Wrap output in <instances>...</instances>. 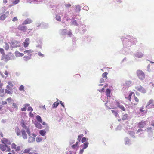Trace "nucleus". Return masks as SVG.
<instances>
[{
	"label": "nucleus",
	"instance_id": "29",
	"mask_svg": "<svg viewBox=\"0 0 154 154\" xmlns=\"http://www.w3.org/2000/svg\"><path fill=\"white\" fill-rule=\"evenodd\" d=\"M111 111L112 113L115 115L116 117H119V116L117 112H116L113 110H112Z\"/></svg>",
	"mask_w": 154,
	"mask_h": 154
},
{
	"label": "nucleus",
	"instance_id": "56",
	"mask_svg": "<svg viewBox=\"0 0 154 154\" xmlns=\"http://www.w3.org/2000/svg\"><path fill=\"white\" fill-rule=\"evenodd\" d=\"M65 6L67 7H69L71 6V5L69 4H67L65 5Z\"/></svg>",
	"mask_w": 154,
	"mask_h": 154
},
{
	"label": "nucleus",
	"instance_id": "33",
	"mask_svg": "<svg viewBox=\"0 0 154 154\" xmlns=\"http://www.w3.org/2000/svg\"><path fill=\"white\" fill-rule=\"evenodd\" d=\"M79 142H76L75 144L73 145L72 146V147L73 149L75 148H76L78 147V144Z\"/></svg>",
	"mask_w": 154,
	"mask_h": 154
},
{
	"label": "nucleus",
	"instance_id": "61",
	"mask_svg": "<svg viewBox=\"0 0 154 154\" xmlns=\"http://www.w3.org/2000/svg\"><path fill=\"white\" fill-rule=\"evenodd\" d=\"M3 85V84L0 81V90H1L2 89Z\"/></svg>",
	"mask_w": 154,
	"mask_h": 154
},
{
	"label": "nucleus",
	"instance_id": "46",
	"mask_svg": "<svg viewBox=\"0 0 154 154\" xmlns=\"http://www.w3.org/2000/svg\"><path fill=\"white\" fill-rule=\"evenodd\" d=\"M5 93L9 94H12V93L10 91L7 89H5Z\"/></svg>",
	"mask_w": 154,
	"mask_h": 154
},
{
	"label": "nucleus",
	"instance_id": "64",
	"mask_svg": "<svg viewBox=\"0 0 154 154\" xmlns=\"http://www.w3.org/2000/svg\"><path fill=\"white\" fill-rule=\"evenodd\" d=\"M84 149H83L81 150L80 151V154H82V153H83L84 152Z\"/></svg>",
	"mask_w": 154,
	"mask_h": 154
},
{
	"label": "nucleus",
	"instance_id": "21",
	"mask_svg": "<svg viewBox=\"0 0 154 154\" xmlns=\"http://www.w3.org/2000/svg\"><path fill=\"white\" fill-rule=\"evenodd\" d=\"M136 56L138 58H141L143 55V54L141 52H138L136 54Z\"/></svg>",
	"mask_w": 154,
	"mask_h": 154
},
{
	"label": "nucleus",
	"instance_id": "26",
	"mask_svg": "<svg viewBox=\"0 0 154 154\" xmlns=\"http://www.w3.org/2000/svg\"><path fill=\"white\" fill-rule=\"evenodd\" d=\"M59 104V103L57 101L54 102L53 104L52 107L53 108H56Z\"/></svg>",
	"mask_w": 154,
	"mask_h": 154
},
{
	"label": "nucleus",
	"instance_id": "43",
	"mask_svg": "<svg viewBox=\"0 0 154 154\" xmlns=\"http://www.w3.org/2000/svg\"><path fill=\"white\" fill-rule=\"evenodd\" d=\"M6 100L7 101L8 103H11L13 101V100L11 98L9 97L6 99Z\"/></svg>",
	"mask_w": 154,
	"mask_h": 154
},
{
	"label": "nucleus",
	"instance_id": "28",
	"mask_svg": "<svg viewBox=\"0 0 154 154\" xmlns=\"http://www.w3.org/2000/svg\"><path fill=\"white\" fill-rule=\"evenodd\" d=\"M134 93V92H131L128 95V97H126V98H128V100L129 101H131V100L132 95Z\"/></svg>",
	"mask_w": 154,
	"mask_h": 154
},
{
	"label": "nucleus",
	"instance_id": "60",
	"mask_svg": "<svg viewBox=\"0 0 154 154\" xmlns=\"http://www.w3.org/2000/svg\"><path fill=\"white\" fill-rule=\"evenodd\" d=\"M60 103L61 104V105L64 108L65 106H64L63 104V103L62 102V101H60Z\"/></svg>",
	"mask_w": 154,
	"mask_h": 154
},
{
	"label": "nucleus",
	"instance_id": "30",
	"mask_svg": "<svg viewBox=\"0 0 154 154\" xmlns=\"http://www.w3.org/2000/svg\"><path fill=\"white\" fill-rule=\"evenodd\" d=\"M31 149L28 148L25 149L23 151L24 153H28L31 150Z\"/></svg>",
	"mask_w": 154,
	"mask_h": 154
},
{
	"label": "nucleus",
	"instance_id": "54",
	"mask_svg": "<svg viewBox=\"0 0 154 154\" xmlns=\"http://www.w3.org/2000/svg\"><path fill=\"white\" fill-rule=\"evenodd\" d=\"M80 77V76L79 75L77 74L75 75V78H79Z\"/></svg>",
	"mask_w": 154,
	"mask_h": 154
},
{
	"label": "nucleus",
	"instance_id": "51",
	"mask_svg": "<svg viewBox=\"0 0 154 154\" xmlns=\"http://www.w3.org/2000/svg\"><path fill=\"white\" fill-rule=\"evenodd\" d=\"M17 20H18V19L16 17H14L12 19V21L14 22L17 21Z\"/></svg>",
	"mask_w": 154,
	"mask_h": 154
},
{
	"label": "nucleus",
	"instance_id": "48",
	"mask_svg": "<svg viewBox=\"0 0 154 154\" xmlns=\"http://www.w3.org/2000/svg\"><path fill=\"white\" fill-rule=\"evenodd\" d=\"M8 84L12 87L14 86V85L12 84L11 81H9L8 83Z\"/></svg>",
	"mask_w": 154,
	"mask_h": 154
},
{
	"label": "nucleus",
	"instance_id": "15",
	"mask_svg": "<svg viewBox=\"0 0 154 154\" xmlns=\"http://www.w3.org/2000/svg\"><path fill=\"white\" fill-rule=\"evenodd\" d=\"M36 118L37 121L35 120L34 121V120H33L32 122L35 125V126L38 128V115L36 116Z\"/></svg>",
	"mask_w": 154,
	"mask_h": 154
},
{
	"label": "nucleus",
	"instance_id": "58",
	"mask_svg": "<svg viewBox=\"0 0 154 154\" xmlns=\"http://www.w3.org/2000/svg\"><path fill=\"white\" fill-rule=\"evenodd\" d=\"M24 58L25 60H28L29 59V57L25 56L24 57Z\"/></svg>",
	"mask_w": 154,
	"mask_h": 154
},
{
	"label": "nucleus",
	"instance_id": "53",
	"mask_svg": "<svg viewBox=\"0 0 154 154\" xmlns=\"http://www.w3.org/2000/svg\"><path fill=\"white\" fill-rule=\"evenodd\" d=\"M13 106L16 108H17V106L15 103H13Z\"/></svg>",
	"mask_w": 154,
	"mask_h": 154
},
{
	"label": "nucleus",
	"instance_id": "62",
	"mask_svg": "<svg viewBox=\"0 0 154 154\" xmlns=\"http://www.w3.org/2000/svg\"><path fill=\"white\" fill-rule=\"evenodd\" d=\"M143 131V130L141 129H139L137 131V133H138L139 132H141V131Z\"/></svg>",
	"mask_w": 154,
	"mask_h": 154
},
{
	"label": "nucleus",
	"instance_id": "24",
	"mask_svg": "<svg viewBox=\"0 0 154 154\" xmlns=\"http://www.w3.org/2000/svg\"><path fill=\"white\" fill-rule=\"evenodd\" d=\"M29 106V104H26L24 105V107H23L21 108V110L22 111H26V109L27 107Z\"/></svg>",
	"mask_w": 154,
	"mask_h": 154
},
{
	"label": "nucleus",
	"instance_id": "32",
	"mask_svg": "<svg viewBox=\"0 0 154 154\" xmlns=\"http://www.w3.org/2000/svg\"><path fill=\"white\" fill-rule=\"evenodd\" d=\"M88 145V142H86L84 143L83 144V149H85L87 148Z\"/></svg>",
	"mask_w": 154,
	"mask_h": 154
},
{
	"label": "nucleus",
	"instance_id": "50",
	"mask_svg": "<svg viewBox=\"0 0 154 154\" xmlns=\"http://www.w3.org/2000/svg\"><path fill=\"white\" fill-rule=\"evenodd\" d=\"M86 138L85 137H84L82 139L81 141L83 143L85 142L86 141Z\"/></svg>",
	"mask_w": 154,
	"mask_h": 154
},
{
	"label": "nucleus",
	"instance_id": "44",
	"mask_svg": "<svg viewBox=\"0 0 154 154\" xmlns=\"http://www.w3.org/2000/svg\"><path fill=\"white\" fill-rule=\"evenodd\" d=\"M56 20L57 21H61V17H60V16H59V15H57L56 16Z\"/></svg>",
	"mask_w": 154,
	"mask_h": 154
},
{
	"label": "nucleus",
	"instance_id": "7",
	"mask_svg": "<svg viewBox=\"0 0 154 154\" xmlns=\"http://www.w3.org/2000/svg\"><path fill=\"white\" fill-rule=\"evenodd\" d=\"M30 43V39L29 38H26L24 41V42L23 43L24 47L26 48L27 47Z\"/></svg>",
	"mask_w": 154,
	"mask_h": 154
},
{
	"label": "nucleus",
	"instance_id": "19",
	"mask_svg": "<svg viewBox=\"0 0 154 154\" xmlns=\"http://www.w3.org/2000/svg\"><path fill=\"white\" fill-rule=\"evenodd\" d=\"M128 115L127 114H125L123 115L122 117V120H126L128 119Z\"/></svg>",
	"mask_w": 154,
	"mask_h": 154
},
{
	"label": "nucleus",
	"instance_id": "1",
	"mask_svg": "<svg viewBox=\"0 0 154 154\" xmlns=\"http://www.w3.org/2000/svg\"><path fill=\"white\" fill-rule=\"evenodd\" d=\"M136 74L138 77L141 80L144 79L145 78L144 73L140 70H138L136 72Z\"/></svg>",
	"mask_w": 154,
	"mask_h": 154
},
{
	"label": "nucleus",
	"instance_id": "41",
	"mask_svg": "<svg viewBox=\"0 0 154 154\" xmlns=\"http://www.w3.org/2000/svg\"><path fill=\"white\" fill-rule=\"evenodd\" d=\"M4 48L5 50H8L9 48V45L7 43H6L5 46L4 47Z\"/></svg>",
	"mask_w": 154,
	"mask_h": 154
},
{
	"label": "nucleus",
	"instance_id": "9",
	"mask_svg": "<svg viewBox=\"0 0 154 154\" xmlns=\"http://www.w3.org/2000/svg\"><path fill=\"white\" fill-rule=\"evenodd\" d=\"M32 135L33 137L30 136L29 137L28 141L29 143H32L35 141V138L36 137V135L34 134H32Z\"/></svg>",
	"mask_w": 154,
	"mask_h": 154
},
{
	"label": "nucleus",
	"instance_id": "59",
	"mask_svg": "<svg viewBox=\"0 0 154 154\" xmlns=\"http://www.w3.org/2000/svg\"><path fill=\"white\" fill-rule=\"evenodd\" d=\"M2 105H5L7 104V103L6 101H2Z\"/></svg>",
	"mask_w": 154,
	"mask_h": 154
},
{
	"label": "nucleus",
	"instance_id": "31",
	"mask_svg": "<svg viewBox=\"0 0 154 154\" xmlns=\"http://www.w3.org/2000/svg\"><path fill=\"white\" fill-rule=\"evenodd\" d=\"M118 107L120 108L123 111H125L126 110L125 108L122 105L120 104Z\"/></svg>",
	"mask_w": 154,
	"mask_h": 154
},
{
	"label": "nucleus",
	"instance_id": "63",
	"mask_svg": "<svg viewBox=\"0 0 154 154\" xmlns=\"http://www.w3.org/2000/svg\"><path fill=\"white\" fill-rule=\"evenodd\" d=\"M100 83H103V82H104V79H103V78L101 79H100Z\"/></svg>",
	"mask_w": 154,
	"mask_h": 154
},
{
	"label": "nucleus",
	"instance_id": "8",
	"mask_svg": "<svg viewBox=\"0 0 154 154\" xmlns=\"http://www.w3.org/2000/svg\"><path fill=\"white\" fill-rule=\"evenodd\" d=\"M146 125L145 122L143 121H141L138 124V127L140 128H144Z\"/></svg>",
	"mask_w": 154,
	"mask_h": 154
},
{
	"label": "nucleus",
	"instance_id": "49",
	"mask_svg": "<svg viewBox=\"0 0 154 154\" xmlns=\"http://www.w3.org/2000/svg\"><path fill=\"white\" fill-rule=\"evenodd\" d=\"M27 110L28 111H30V112H32L33 109L31 107H29L28 108Z\"/></svg>",
	"mask_w": 154,
	"mask_h": 154
},
{
	"label": "nucleus",
	"instance_id": "20",
	"mask_svg": "<svg viewBox=\"0 0 154 154\" xmlns=\"http://www.w3.org/2000/svg\"><path fill=\"white\" fill-rule=\"evenodd\" d=\"M33 51L31 50H26L24 51V54H26L28 55L30 54L31 53L33 52Z\"/></svg>",
	"mask_w": 154,
	"mask_h": 154
},
{
	"label": "nucleus",
	"instance_id": "55",
	"mask_svg": "<svg viewBox=\"0 0 154 154\" xmlns=\"http://www.w3.org/2000/svg\"><path fill=\"white\" fill-rule=\"evenodd\" d=\"M29 116L31 117H33L34 116V114L32 113V112H30L29 114Z\"/></svg>",
	"mask_w": 154,
	"mask_h": 154
},
{
	"label": "nucleus",
	"instance_id": "22",
	"mask_svg": "<svg viewBox=\"0 0 154 154\" xmlns=\"http://www.w3.org/2000/svg\"><path fill=\"white\" fill-rule=\"evenodd\" d=\"M1 141L2 143L4 144H6V143H8V139L6 138H3L1 140Z\"/></svg>",
	"mask_w": 154,
	"mask_h": 154
},
{
	"label": "nucleus",
	"instance_id": "10",
	"mask_svg": "<svg viewBox=\"0 0 154 154\" xmlns=\"http://www.w3.org/2000/svg\"><path fill=\"white\" fill-rule=\"evenodd\" d=\"M15 131L18 136H20L21 135V131L18 127H16L15 128Z\"/></svg>",
	"mask_w": 154,
	"mask_h": 154
},
{
	"label": "nucleus",
	"instance_id": "45",
	"mask_svg": "<svg viewBox=\"0 0 154 154\" xmlns=\"http://www.w3.org/2000/svg\"><path fill=\"white\" fill-rule=\"evenodd\" d=\"M19 90L20 91H24V86L22 85H21L19 88Z\"/></svg>",
	"mask_w": 154,
	"mask_h": 154
},
{
	"label": "nucleus",
	"instance_id": "2",
	"mask_svg": "<svg viewBox=\"0 0 154 154\" xmlns=\"http://www.w3.org/2000/svg\"><path fill=\"white\" fill-rule=\"evenodd\" d=\"M0 149L3 151L5 150L7 152H10L11 151L10 148L9 147H8L6 144H5V145L2 144H0Z\"/></svg>",
	"mask_w": 154,
	"mask_h": 154
},
{
	"label": "nucleus",
	"instance_id": "5",
	"mask_svg": "<svg viewBox=\"0 0 154 154\" xmlns=\"http://www.w3.org/2000/svg\"><path fill=\"white\" fill-rule=\"evenodd\" d=\"M120 104L119 102L116 100L112 102V104L111 105V107L112 109L116 108H117L116 106L118 107Z\"/></svg>",
	"mask_w": 154,
	"mask_h": 154
},
{
	"label": "nucleus",
	"instance_id": "35",
	"mask_svg": "<svg viewBox=\"0 0 154 154\" xmlns=\"http://www.w3.org/2000/svg\"><path fill=\"white\" fill-rule=\"evenodd\" d=\"M0 90V95L2 97L4 95V89H1Z\"/></svg>",
	"mask_w": 154,
	"mask_h": 154
},
{
	"label": "nucleus",
	"instance_id": "3",
	"mask_svg": "<svg viewBox=\"0 0 154 154\" xmlns=\"http://www.w3.org/2000/svg\"><path fill=\"white\" fill-rule=\"evenodd\" d=\"M11 46L13 48L20 47V42H19L14 41L11 43Z\"/></svg>",
	"mask_w": 154,
	"mask_h": 154
},
{
	"label": "nucleus",
	"instance_id": "18",
	"mask_svg": "<svg viewBox=\"0 0 154 154\" xmlns=\"http://www.w3.org/2000/svg\"><path fill=\"white\" fill-rule=\"evenodd\" d=\"M111 93V90L109 89H107L106 90V94L107 97H110V94Z\"/></svg>",
	"mask_w": 154,
	"mask_h": 154
},
{
	"label": "nucleus",
	"instance_id": "13",
	"mask_svg": "<svg viewBox=\"0 0 154 154\" xmlns=\"http://www.w3.org/2000/svg\"><path fill=\"white\" fill-rule=\"evenodd\" d=\"M31 22L32 20L30 19H27L23 23V24H27L31 23Z\"/></svg>",
	"mask_w": 154,
	"mask_h": 154
},
{
	"label": "nucleus",
	"instance_id": "17",
	"mask_svg": "<svg viewBox=\"0 0 154 154\" xmlns=\"http://www.w3.org/2000/svg\"><path fill=\"white\" fill-rule=\"evenodd\" d=\"M20 124L21 125L22 127L25 129H26V126L25 124L24 120L23 119H22L21 122Z\"/></svg>",
	"mask_w": 154,
	"mask_h": 154
},
{
	"label": "nucleus",
	"instance_id": "37",
	"mask_svg": "<svg viewBox=\"0 0 154 154\" xmlns=\"http://www.w3.org/2000/svg\"><path fill=\"white\" fill-rule=\"evenodd\" d=\"M107 74L108 73L107 72H104L102 74V76L103 78H105L106 79H107Z\"/></svg>",
	"mask_w": 154,
	"mask_h": 154
},
{
	"label": "nucleus",
	"instance_id": "52",
	"mask_svg": "<svg viewBox=\"0 0 154 154\" xmlns=\"http://www.w3.org/2000/svg\"><path fill=\"white\" fill-rule=\"evenodd\" d=\"M104 87H103L101 89L99 90H98V91L100 92H103V91H104Z\"/></svg>",
	"mask_w": 154,
	"mask_h": 154
},
{
	"label": "nucleus",
	"instance_id": "16",
	"mask_svg": "<svg viewBox=\"0 0 154 154\" xmlns=\"http://www.w3.org/2000/svg\"><path fill=\"white\" fill-rule=\"evenodd\" d=\"M134 100L136 102V103H132V104H133L134 105H137L138 104V103H139V99L135 96L134 94Z\"/></svg>",
	"mask_w": 154,
	"mask_h": 154
},
{
	"label": "nucleus",
	"instance_id": "34",
	"mask_svg": "<svg viewBox=\"0 0 154 154\" xmlns=\"http://www.w3.org/2000/svg\"><path fill=\"white\" fill-rule=\"evenodd\" d=\"M39 122L42 124L43 125H47V124L44 122H43L41 117L39 116Z\"/></svg>",
	"mask_w": 154,
	"mask_h": 154
},
{
	"label": "nucleus",
	"instance_id": "11",
	"mask_svg": "<svg viewBox=\"0 0 154 154\" xmlns=\"http://www.w3.org/2000/svg\"><path fill=\"white\" fill-rule=\"evenodd\" d=\"M18 29L21 31H26L27 29V28L26 26L20 25L18 27Z\"/></svg>",
	"mask_w": 154,
	"mask_h": 154
},
{
	"label": "nucleus",
	"instance_id": "12",
	"mask_svg": "<svg viewBox=\"0 0 154 154\" xmlns=\"http://www.w3.org/2000/svg\"><path fill=\"white\" fill-rule=\"evenodd\" d=\"M21 133L23 138L24 139H26L27 138V134L24 130L22 129L21 130Z\"/></svg>",
	"mask_w": 154,
	"mask_h": 154
},
{
	"label": "nucleus",
	"instance_id": "38",
	"mask_svg": "<svg viewBox=\"0 0 154 154\" xmlns=\"http://www.w3.org/2000/svg\"><path fill=\"white\" fill-rule=\"evenodd\" d=\"M16 56H23L24 55V54L22 53H20L19 52H17L16 53Z\"/></svg>",
	"mask_w": 154,
	"mask_h": 154
},
{
	"label": "nucleus",
	"instance_id": "23",
	"mask_svg": "<svg viewBox=\"0 0 154 154\" xmlns=\"http://www.w3.org/2000/svg\"><path fill=\"white\" fill-rule=\"evenodd\" d=\"M20 2V0H13L11 2V3L13 4L12 5H14L17 3H19Z\"/></svg>",
	"mask_w": 154,
	"mask_h": 154
},
{
	"label": "nucleus",
	"instance_id": "4",
	"mask_svg": "<svg viewBox=\"0 0 154 154\" xmlns=\"http://www.w3.org/2000/svg\"><path fill=\"white\" fill-rule=\"evenodd\" d=\"M11 148L12 149H14L16 151H18L20 150V147L19 146H17L14 143L12 144Z\"/></svg>",
	"mask_w": 154,
	"mask_h": 154
},
{
	"label": "nucleus",
	"instance_id": "14",
	"mask_svg": "<svg viewBox=\"0 0 154 154\" xmlns=\"http://www.w3.org/2000/svg\"><path fill=\"white\" fill-rule=\"evenodd\" d=\"M2 60H4L5 61H7L10 59V57L8 55H3L2 58Z\"/></svg>",
	"mask_w": 154,
	"mask_h": 154
},
{
	"label": "nucleus",
	"instance_id": "40",
	"mask_svg": "<svg viewBox=\"0 0 154 154\" xmlns=\"http://www.w3.org/2000/svg\"><path fill=\"white\" fill-rule=\"evenodd\" d=\"M83 136V134H81L78 136V140L79 141V142H80V141L81 138Z\"/></svg>",
	"mask_w": 154,
	"mask_h": 154
},
{
	"label": "nucleus",
	"instance_id": "57",
	"mask_svg": "<svg viewBox=\"0 0 154 154\" xmlns=\"http://www.w3.org/2000/svg\"><path fill=\"white\" fill-rule=\"evenodd\" d=\"M72 33V32L71 31H70L68 33V35L69 36V37H71Z\"/></svg>",
	"mask_w": 154,
	"mask_h": 154
},
{
	"label": "nucleus",
	"instance_id": "6",
	"mask_svg": "<svg viewBox=\"0 0 154 154\" xmlns=\"http://www.w3.org/2000/svg\"><path fill=\"white\" fill-rule=\"evenodd\" d=\"M136 89L138 91L140 92H141L142 93H145L146 92V91L145 89V88H144L143 87L141 86H139L137 87L136 88Z\"/></svg>",
	"mask_w": 154,
	"mask_h": 154
},
{
	"label": "nucleus",
	"instance_id": "25",
	"mask_svg": "<svg viewBox=\"0 0 154 154\" xmlns=\"http://www.w3.org/2000/svg\"><path fill=\"white\" fill-rule=\"evenodd\" d=\"M39 133L42 136H44L45 134L46 131L44 130H41L39 131Z\"/></svg>",
	"mask_w": 154,
	"mask_h": 154
},
{
	"label": "nucleus",
	"instance_id": "42",
	"mask_svg": "<svg viewBox=\"0 0 154 154\" xmlns=\"http://www.w3.org/2000/svg\"><path fill=\"white\" fill-rule=\"evenodd\" d=\"M26 130V132L29 135H30V131L29 130V129L28 128H27V127H26V129H25Z\"/></svg>",
	"mask_w": 154,
	"mask_h": 154
},
{
	"label": "nucleus",
	"instance_id": "27",
	"mask_svg": "<svg viewBox=\"0 0 154 154\" xmlns=\"http://www.w3.org/2000/svg\"><path fill=\"white\" fill-rule=\"evenodd\" d=\"M7 16L5 14H3L0 17V20H4L7 17Z\"/></svg>",
	"mask_w": 154,
	"mask_h": 154
},
{
	"label": "nucleus",
	"instance_id": "39",
	"mask_svg": "<svg viewBox=\"0 0 154 154\" xmlns=\"http://www.w3.org/2000/svg\"><path fill=\"white\" fill-rule=\"evenodd\" d=\"M154 102V100L152 99L150 100L147 103V105H149L153 103Z\"/></svg>",
	"mask_w": 154,
	"mask_h": 154
},
{
	"label": "nucleus",
	"instance_id": "47",
	"mask_svg": "<svg viewBox=\"0 0 154 154\" xmlns=\"http://www.w3.org/2000/svg\"><path fill=\"white\" fill-rule=\"evenodd\" d=\"M83 9L86 11H88L89 9L88 7L87 6H85L83 8Z\"/></svg>",
	"mask_w": 154,
	"mask_h": 154
},
{
	"label": "nucleus",
	"instance_id": "36",
	"mask_svg": "<svg viewBox=\"0 0 154 154\" xmlns=\"http://www.w3.org/2000/svg\"><path fill=\"white\" fill-rule=\"evenodd\" d=\"M0 52L2 54V56L5 55V53L4 52V50L3 48H0Z\"/></svg>",
	"mask_w": 154,
	"mask_h": 154
}]
</instances>
